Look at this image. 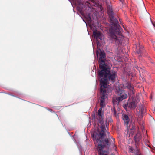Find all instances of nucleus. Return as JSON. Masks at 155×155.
Instances as JSON below:
<instances>
[{
	"instance_id": "aec40b11",
	"label": "nucleus",
	"mask_w": 155,
	"mask_h": 155,
	"mask_svg": "<svg viewBox=\"0 0 155 155\" xmlns=\"http://www.w3.org/2000/svg\"><path fill=\"white\" fill-rule=\"evenodd\" d=\"M151 21L153 26L155 27V22H153L151 20Z\"/></svg>"
},
{
	"instance_id": "7ed1b4c3",
	"label": "nucleus",
	"mask_w": 155,
	"mask_h": 155,
	"mask_svg": "<svg viewBox=\"0 0 155 155\" xmlns=\"http://www.w3.org/2000/svg\"><path fill=\"white\" fill-rule=\"evenodd\" d=\"M108 13L110 19L112 26L109 29V31L111 38L115 40L117 42L119 41V37L116 35H121V28L118 25V21L114 17V13L113 12L112 7L110 4H107Z\"/></svg>"
},
{
	"instance_id": "f8f14e48",
	"label": "nucleus",
	"mask_w": 155,
	"mask_h": 155,
	"mask_svg": "<svg viewBox=\"0 0 155 155\" xmlns=\"http://www.w3.org/2000/svg\"><path fill=\"white\" fill-rule=\"evenodd\" d=\"M93 35L94 38H96L97 40L99 39L101 40L103 38V34L101 32L97 31H94Z\"/></svg>"
},
{
	"instance_id": "b1692460",
	"label": "nucleus",
	"mask_w": 155,
	"mask_h": 155,
	"mask_svg": "<svg viewBox=\"0 0 155 155\" xmlns=\"http://www.w3.org/2000/svg\"><path fill=\"white\" fill-rule=\"evenodd\" d=\"M153 48H154V50L155 51V47Z\"/></svg>"
},
{
	"instance_id": "6ab92c4d",
	"label": "nucleus",
	"mask_w": 155,
	"mask_h": 155,
	"mask_svg": "<svg viewBox=\"0 0 155 155\" xmlns=\"http://www.w3.org/2000/svg\"><path fill=\"white\" fill-rule=\"evenodd\" d=\"M152 43L153 45V48H155V43L154 42H152Z\"/></svg>"
},
{
	"instance_id": "4468645a",
	"label": "nucleus",
	"mask_w": 155,
	"mask_h": 155,
	"mask_svg": "<svg viewBox=\"0 0 155 155\" xmlns=\"http://www.w3.org/2000/svg\"><path fill=\"white\" fill-rule=\"evenodd\" d=\"M139 109L140 114L139 117L140 118H142L143 117L144 114L146 113V110L142 105L140 106Z\"/></svg>"
},
{
	"instance_id": "0eeeda50",
	"label": "nucleus",
	"mask_w": 155,
	"mask_h": 155,
	"mask_svg": "<svg viewBox=\"0 0 155 155\" xmlns=\"http://www.w3.org/2000/svg\"><path fill=\"white\" fill-rule=\"evenodd\" d=\"M123 86L124 89L127 88L130 91V93L129 95H130L131 97H133L134 96L135 91L134 90V87L130 83L127 82L124 84Z\"/></svg>"
},
{
	"instance_id": "f03ea898",
	"label": "nucleus",
	"mask_w": 155,
	"mask_h": 155,
	"mask_svg": "<svg viewBox=\"0 0 155 155\" xmlns=\"http://www.w3.org/2000/svg\"><path fill=\"white\" fill-rule=\"evenodd\" d=\"M98 132V134L96 133L95 135L94 133L93 136L94 142L98 143L97 150L99 155H108L107 152L103 151V149L106 146L110 145L109 139L107 137L106 134L107 132L109 135V133L107 132L105 127L103 125L102 126L101 131H99Z\"/></svg>"
},
{
	"instance_id": "f3484780",
	"label": "nucleus",
	"mask_w": 155,
	"mask_h": 155,
	"mask_svg": "<svg viewBox=\"0 0 155 155\" xmlns=\"http://www.w3.org/2000/svg\"><path fill=\"white\" fill-rule=\"evenodd\" d=\"M129 150L132 153H134L135 152V150L133 149L132 147H130L129 148Z\"/></svg>"
},
{
	"instance_id": "dca6fc26",
	"label": "nucleus",
	"mask_w": 155,
	"mask_h": 155,
	"mask_svg": "<svg viewBox=\"0 0 155 155\" xmlns=\"http://www.w3.org/2000/svg\"><path fill=\"white\" fill-rule=\"evenodd\" d=\"M136 46L138 53L140 54L143 50V47L142 45H141L137 44L136 45Z\"/></svg>"
},
{
	"instance_id": "9d476101",
	"label": "nucleus",
	"mask_w": 155,
	"mask_h": 155,
	"mask_svg": "<svg viewBox=\"0 0 155 155\" xmlns=\"http://www.w3.org/2000/svg\"><path fill=\"white\" fill-rule=\"evenodd\" d=\"M121 101H119L118 99V97L113 99L112 102L113 104V107L111 108V110L112 113L113 114L117 117V113L115 109V106L118 105L120 102Z\"/></svg>"
},
{
	"instance_id": "39448f33",
	"label": "nucleus",
	"mask_w": 155,
	"mask_h": 155,
	"mask_svg": "<svg viewBox=\"0 0 155 155\" xmlns=\"http://www.w3.org/2000/svg\"><path fill=\"white\" fill-rule=\"evenodd\" d=\"M107 97V95L100 93V105L101 107L98 111L97 114H93L92 115V118H94V120H97V121L101 124V128L102 125L104 126L103 124V116L102 113V109L104 107L105 99Z\"/></svg>"
},
{
	"instance_id": "1a4fd4ad",
	"label": "nucleus",
	"mask_w": 155,
	"mask_h": 155,
	"mask_svg": "<svg viewBox=\"0 0 155 155\" xmlns=\"http://www.w3.org/2000/svg\"><path fill=\"white\" fill-rule=\"evenodd\" d=\"M118 99L120 101H122L123 100L125 99L128 97V95L124 90H119L118 92Z\"/></svg>"
},
{
	"instance_id": "412c9836",
	"label": "nucleus",
	"mask_w": 155,
	"mask_h": 155,
	"mask_svg": "<svg viewBox=\"0 0 155 155\" xmlns=\"http://www.w3.org/2000/svg\"><path fill=\"white\" fill-rule=\"evenodd\" d=\"M128 104H125L124 105V107L125 108H126V107H127V106H128Z\"/></svg>"
},
{
	"instance_id": "a878e982",
	"label": "nucleus",
	"mask_w": 155,
	"mask_h": 155,
	"mask_svg": "<svg viewBox=\"0 0 155 155\" xmlns=\"http://www.w3.org/2000/svg\"><path fill=\"white\" fill-rule=\"evenodd\" d=\"M119 114V113H118L117 114V115H118V114Z\"/></svg>"
},
{
	"instance_id": "20e7f679",
	"label": "nucleus",
	"mask_w": 155,
	"mask_h": 155,
	"mask_svg": "<svg viewBox=\"0 0 155 155\" xmlns=\"http://www.w3.org/2000/svg\"><path fill=\"white\" fill-rule=\"evenodd\" d=\"M108 13L110 19L112 26L109 29V31L111 38L115 40L117 42L119 41V37L116 35H121V28L118 25V21L114 17V13L113 12L112 7L110 4H107Z\"/></svg>"
},
{
	"instance_id": "4be33fe9",
	"label": "nucleus",
	"mask_w": 155,
	"mask_h": 155,
	"mask_svg": "<svg viewBox=\"0 0 155 155\" xmlns=\"http://www.w3.org/2000/svg\"><path fill=\"white\" fill-rule=\"evenodd\" d=\"M100 53V52L99 51H96V54L97 55H98V54H99Z\"/></svg>"
},
{
	"instance_id": "423d86ee",
	"label": "nucleus",
	"mask_w": 155,
	"mask_h": 155,
	"mask_svg": "<svg viewBox=\"0 0 155 155\" xmlns=\"http://www.w3.org/2000/svg\"><path fill=\"white\" fill-rule=\"evenodd\" d=\"M100 54H99V58L98 59V61L99 63L100 68H102L107 64L105 63V58L106 55L104 51L100 50Z\"/></svg>"
},
{
	"instance_id": "5701e85b",
	"label": "nucleus",
	"mask_w": 155,
	"mask_h": 155,
	"mask_svg": "<svg viewBox=\"0 0 155 155\" xmlns=\"http://www.w3.org/2000/svg\"><path fill=\"white\" fill-rule=\"evenodd\" d=\"M136 69H138V67L137 66L136 67Z\"/></svg>"
},
{
	"instance_id": "2eb2a0df",
	"label": "nucleus",
	"mask_w": 155,
	"mask_h": 155,
	"mask_svg": "<svg viewBox=\"0 0 155 155\" xmlns=\"http://www.w3.org/2000/svg\"><path fill=\"white\" fill-rule=\"evenodd\" d=\"M122 118L124 121L125 125L128 126L129 121V118L128 115L125 114H123L122 115Z\"/></svg>"
},
{
	"instance_id": "6e6552de",
	"label": "nucleus",
	"mask_w": 155,
	"mask_h": 155,
	"mask_svg": "<svg viewBox=\"0 0 155 155\" xmlns=\"http://www.w3.org/2000/svg\"><path fill=\"white\" fill-rule=\"evenodd\" d=\"M127 132H129V135L132 136L135 131V128L134 123V122H128V126H127Z\"/></svg>"
},
{
	"instance_id": "f257e3e1",
	"label": "nucleus",
	"mask_w": 155,
	"mask_h": 155,
	"mask_svg": "<svg viewBox=\"0 0 155 155\" xmlns=\"http://www.w3.org/2000/svg\"><path fill=\"white\" fill-rule=\"evenodd\" d=\"M98 71V76L101 78L100 87V93L107 95V91L108 81L114 82L117 76L116 71L110 70L109 67L107 65L100 68Z\"/></svg>"
},
{
	"instance_id": "393cba45",
	"label": "nucleus",
	"mask_w": 155,
	"mask_h": 155,
	"mask_svg": "<svg viewBox=\"0 0 155 155\" xmlns=\"http://www.w3.org/2000/svg\"><path fill=\"white\" fill-rule=\"evenodd\" d=\"M89 18H90V19H91V18H90V17H89Z\"/></svg>"
},
{
	"instance_id": "ddd939ff",
	"label": "nucleus",
	"mask_w": 155,
	"mask_h": 155,
	"mask_svg": "<svg viewBox=\"0 0 155 155\" xmlns=\"http://www.w3.org/2000/svg\"><path fill=\"white\" fill-rule=\"evenodd\" d=\"M130 97L132 98V101L131 102L128 104V107L130 108H134L137 104V100L136 98H134V96L132 97L130 95Z\"/></svg>"
},
{
	"instance_id": "a211bd4d",
	"label": "nucleus",
	"mask_w": 155,
	"mask_h": 155,
	"mask_svg": "<svg viewBox=\"0 0 155 155\" xmlns=\"http://www.w3.org/2000/svg\"><path fill=\"white\" fill-rule=\"evenodd\" d=\"M70 1H73L74 2L76 3L78 2L79 0H69Z\"/></svg>"
},
{
	"instance_id": "9b49d317",
	"label": "nucleus",
	"mask_w": 155,
	"mask_h": 155,
	"mask_svg": "<svg viewBox=\"0 0 155 155\" xmlns=\"http://www.w3.org/2000/svg\"><path fill=\"white\" fill-rule=\"evenodd\" d=\"M141 137L140 134L138 133L134 137V139L135 142V146L136 148V150L138 151L139 148L138 147V144Z\"/></svg>"
}]
</instances>
